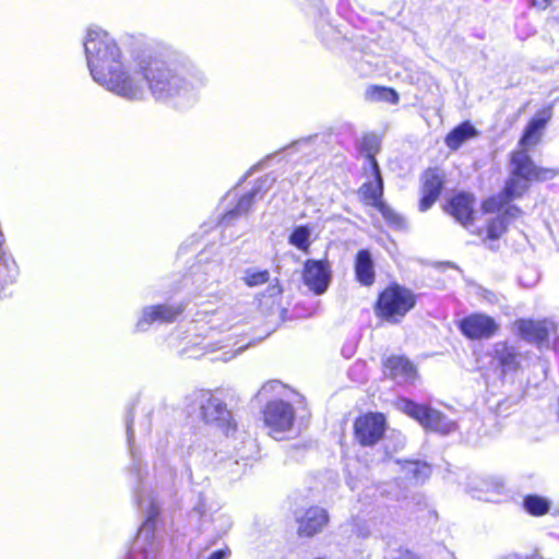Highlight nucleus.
I'll return each mask as SVG.
<instances>
[{
	"instance_id": "obj_33",
	"label": "nucleus",
	"mask_w": 559,
	"mask_h": 559,
	"mask_svg": "<svg viewBox=\"0 0 559 559\" xmlns=\"http://www.w3.org/2000/svg\"><path fill=\"white\" fill-rule=\"evenodd\" d=\"M507 222L501 216L493 218L487 226V238L499 239L507 230Z\"/></svg>"
},
{
	"instance_id": "obj_23",
	"label": "nucleus",
	"mask_w": 559,
	"mask_h": 559,
	"mask_svg": "<svg viewBox=\"0 0 559 559\" xmlns=\"http://www.w3.org/2000/svg\"><path fill=\"white\" fill-rule=\"evenodd\" d=\"M355 276L364 286H371L374 283V263L371 253L367 249H361L356 254Z\"/></svg>"
},
{
	"instance_id": "obj_38",
	"label": "nucleus",
	"mask_w": 559,
	"mask_h": 559,
	"mask_svg": "<svg viewBox=\"0 0 559 559\" xmlns=\"http://www.w3.org/2000/svg\"><path fill=\"white\" fill-rule=\"evenodd\" d=\"M362 145L368 150L367 158L369 159V156H373L372 150L378 146V140L374 135L365 136L362 140Z\"/></svg>"
},
{
	"instance_id": "obj_45",
	"label": "nucleus",
	"mask_w": 559,
	"mask_h": 559,
	"mask_svg": "<svg viewBox=\"0 0 559 559\" xmlns=\"http://www.w3.org/2000/svg\"><path fill=\"white\" fill-rule=\"evenodd\" d=\"M359 535H361V536L366 537V536H368V535H369V532H361V533H359Z\"/></svg>"
},
{
	"instance_id": "obj_24",
	"label": "nucleus",
	"mask_w": 559,
	"mask_h": 559,
	"mask_svg": "<svg viewBox=\"0 0 559 559\" xmlns=\"http://www.w3.org/2000/svg\"><path fill=\"white\" fill-rule=\"evenodd\" d=\"M548 119L549 117H534L528 122L521 140L519 141V150H524L527 153L530 147L539 143L542 140L543 130L545 129Z\"/></svg>"
},
{
	"instance_id": "obj_16",
	"label": "nucleus",
	"mask_w": 559,
	"mask_h": 559,
	"mask_svg": "<svg viewBox=\"0 0 559 559\" xmlns=\"http://www.w3.org/2000/svg\"><path fill=\"white\" fill-rule=\"evenodd\" d=\"M272 182H273V179L270 178L269 176L260 178L255 182V186L253 187V189L249 193H246L245 195H242L240 198L236 207L234 210L227 212L223 216L221 224L227 226L234 219H236L239 215L247 214L250 211L253 202L257 199H262L264 197V193L270 189Z\"/></svg>"
},
{
	"instance_id": "obj_9",
	"label": "nucleus",
	"mask_w": 559,
	"mask_h": 559,
	"mask_svg": "<svg viewBox=\"0 0 559 559\" xmlns=\"http://www.w3.org/2000/svg\"><path fill=\"white\" fill-rule=\"evenodd\" d=\"M355 438L365 447L376 444L384 435L385 418L380 413L358 417L354 424Z\"/></svg>"
},
{
	"instance_id": "obj_1",
	"label": "nucleus",
	"mask_w": 559,
	"mask_h": 559,
	"mask_svg": "<svg viewBox=\"0 0 559 559\" xmlns=\"http://www.w3.org/2000/svg\"><path fill=\"white\" fill-rule=\"evenodd\" d=\"M143 88L140 97L128 100H142L148 91L152 97L176 108L194 104L199 93L207 84L204 72L176 55L147 53L133 62L132 75Z\"/></svg>"
},
{
	"instance_id": "obj_19",
	"label": "nucleus",
	"mask_w": 559,
	"mask_h": 559,
	"mask_svg": "<svg viewBox=\"0 0 559 559\" xmlns=\"http://www.w3.org/2000/svg\"><path fill=\"white\" fill-rule=\"evenodd\" d=\"M503 489V484L492 478H474L468 484V492L472 497L487 502L499 501Z\"/></svg>"
},
{
	"instance_id": "obj_31",
	"label": "nucleus",
	"mask_w": 559,
	"mask_h": 559,
	"mask_svg": "<svg viewBox=\"0 0 559 559\" xmlns=\"http://www.w3.org/2000/svg\"><path fill=\"white\" fill-rule=\"evenodd\" d=\"M311 230L308 226L296 227L289 236V243L299 250L307 251L310 246Z\"/></svg>"
},
{
	"instance_id": "obj_34",
	"label": "nucleus",
	"mask_w": 559,
	"mask_h": 559,
	"mask_svg": "<svg viewBox=\"0 0 559 559\" xmlns=\"http://www.w3.org/2000/svg\"><path fill=\"white\" fill-rule=\"evenodd\" d=\"M132 421H133V419L130 418V416H128V418H127V437H128V443H129V448H130V453H131V456H132V460H133V463H132V465L130 467V471H131V473H135L136 477L139 479H141V475H140L141 462L135 459V454H134V450H133V445H132V440H133Z\"/></svg>"
},
{
	"instance_id": "obj_13",
	"label": "nucleus",
	"mask_w": 559,
	"mask_h": 559,
	"mask_svg": "<svg viewBox=\"0 0 559 559\" xmlns=\"http://www.w3.org/2000/svg\"><path fill=\"white\" fill-rule=\"evenodd\" d=\"M183 311L182 305H156L144 307L139 318L135 330L144 332L154 322L170 323Z\"/></svg>"
},
{
	"instance_id": "obj_37",
	"label": "nucleus",
	"mask_w": 559,
	"mask_h": 559,
	"mask_svg": "<svg viewBox=\"0 0 559 559\" xmlns=\"http://www.w3.org/2000/svg\"><path fill=\"white\" fill-rule=\"evenodd\" d=\"M390 559H419V557L407 549H397L390 552Z\"/></svg>"
},
{
	"instance_id": "obj_15",
	"label": "nucleus",
	"mask_w": 559,
	"mask_h": 559,
	"mask_svg": "<svg viewBox=\"0 0 559 559\" xmlns=\"http://www.w3.org/2000/svg\"><path fill=\"white\" fill-rule=\"evenodd\" d=\"M514 326L522 338L538 345L543 344L551 333L556 332L555 323L549 320L520 319L514 322Z\"/></svg>"
},
{
	"instance_id": "obj_25",
	"label": "nucleus",
	"mask_w": 559,
	"mask_h": 559,
	"mask_svg": "<svg viewBox=\"0 0 559 559\" xmlns=\"http://www.w3.org/2000/svg\"><path fill=\"white\" fill-rule=\"evenodd\" d=\"M477 135V129L469 121H464L447 134L444 143L450 150L456 151L463 143Z\"/></svg>"
},
{
	"instance_id": "obj_18",
	"label": "nucleus",
	"mask_w": 559,
	"mask_h": 559,
	"mask_svg": "<svg viewBox=\"0 0 559 559\" xmlns=\"http://www.w3.org/2000/svg\"><path fill=\"white\" fill-rule=\"evenodd\" d=\"M369 165L371 168L372 179L368 180L359 188L358 194L367 205L377 207L382 203L383 180L380 167L374 157L369 156Z\"/></svg>"
},
{
	"instance_id": "obj_2",
	"label": "nucleus",
	"mask_w": 559,
	"mask_h": 559,
	"mask_svg": "<svg viewBox=\"0 0 559 559\" xmlns=\"http://www.w3.org/2000/svg\"><path fill=\"white\" fill-rule=\"evenodd\" d=\"M84 51L90 73L96 83L122 98L141 96V83L132 76L133 63H123L119 46L106 31L88 28Z\"/></svg>"
},
{
	"instance_id": "obj_10",
	"label": "nucleus",
	"mask_w": 559,
	"mask_h": 559,
	"mask_svg": "<svg viewBox=\"0 0 559 559\" xmlns=\"http://www.w3.org/2000/svg\"><path fill=\"white\" fill-rule=\"evenodd\" d=\"M332 278L329 261L309 259L305 262L302 280L305 285L314 294L322 295L326 292Z\"/></svg>"
},
{
	"instance_id": "obj_12",
	"label": "nucleus",
	"mask_w": 559,
	"mask_h": 559,
	"mask_svg": "<svg viewBox=\"0 0 559 559\" xmlns=\"http://www.w3.org/2000/svg\"><path fill=\"white\" fill-rule=\"evenodd\" d=\"M511 163L515 174L525 179L547 181L559 174L557 168L537 167L524 150L513 152Z\"/></svg>"
},
{
	"instance_id": "obj_30",
	"label": "nucleus",
	"mask_w": 559,
	"mask_h": 559,
	"mask_svg": "<svg viewBox=\"0 0 559 559\" xmlns=\"http://www.w3.org/2000/svg\"><path fill=\"white\" fill-rule=\"evenodd\" d=\"M0 278L4 283H14L19 275V267L12 258L0 254Z\"/></svg>"
},
{
	"instance_id": "obj_42",
	"label": "nucleus",
	"mask_w": 559,
	"mask_h": 559,
	"mask_svg": "<svg viewBox=\"0 0 559 559\" xmlns=\"http://www.w3.org/2000/svg\"><path fill=\"white\" fill-rule=\"evenodd\" d=\"M312 140H313L312 136H309V138H306V139H301V140L296 141L294 143V145H296V146L306 145V144H309Z\"/></svg>"
},
{
	"instance_id": "obj_28",
	"label": "nucleus",
	"mask_w": 559,
	"mask_h": 559,
	"mask_svg": "<svg viewBox=\"0 0 559 559\" xmlns=\"http://www.w3.org/2000/svg\"><path fill=\"white\" fill-rule=\"evenodd\" d=\"M365 97L370 102H385L389 104H397L400 99L396 91L383 86H369L366 90Z\"/></svg>"
},
{
	"instance_id": "obj_3",
	"label": "nucleus",
	"mask_w": 559,
	"mask_h": 559,
	"mask_svg": "<svg viewBox=\"0 0 559 559\" xmlns=\"http://www.w3.org/2000/svg\"><path fill=\"white\" fill-rule=\"evenodd\" d=\"M136 497L138 507L146 519L138 532L128 559H157L160 542L155 534V525L159 513V504L144 489L138 491Z\"/></svg>"
},
{
	"instance_id": "obj_41",
	"label": "nucleus",
	"mask_w": 559,
	"mask_h": 559,
	"mask_svg": "<svg viewBox=\"0 0 559 559\" xmlns=\"http://www.w3.org/2000/svg\"><path fill=\"white\" fill-rule=\"evenodd\" d=\"M528 1L532 7H535L539 10L547 9L552 2V0H528Z\"/></svg>"
},
{
	"instance_id": "obj_21",
	"label": "nucleus",
	"mask_w": 559,
	"mask_h": 559,
	"mask_svg": "<svg viewBox=\"0 0 559 559\" xmlns=\"http://www.w3.org/2000/svg\"><path fill=\"white\" fill-rule=\"evenodd\" d=\"M513 176L507 181L504 188V194L497 199H490L484 202L483 207L485 212H493L496 209L502 206L503 202H508L514 198L520 197L526 189L530 179L522 178L513 170Z\"/></svg>"
},
{
	"instance_id": "obj_8",
	"label": "nucleus",
	"mask_w": 559,
	"mask_h": 559,
	"mask_svg": "<svg viewBox=\"0 0 559 559\" xmlns=\"http://www.w3.org/2000/svg\"><path fill=\"white\" fill-rule=\"evenodd\" d=\"M491 367L503 377L514 374L527 365L528 354L507 342H497L490 352Z\"/></svg>"
},
{
	"instance_id": "obj_27",
	"label": "nucleus",
	"mask_w": 559,
	"mask_h": 559,
	"mask_svg": "<svg viewBox=\"0 0 559 559\" xmlns=\"http://www.w3.org/2000/svg\"><path fill=\"white\" fill-rule=\"evenodd\" d=\"M550 500L538 495H527L523 500V507L527 513L534 516H542L549 512Z\"/></svg>"
},
{
	"instance_id": "obj_22",
	"label": "nucleus",
	"mask_w": 559,
	"mask_h": 559,
	"mask_svg": "<svg viewBox=\"0 0 559 559\" xmlns=\"http://www.w3.org/2000/svg\"><path fill=\"white\" fill-rule=\"evenodd\" d=\"M443 187V180L436 170H427L424 175L421 188V199L419 210L425 212L429 210L439 198Z\"/></svg>"
},
{
	"instance_id": "obj_39",
	"label": "nucleus",
	"mask_w": 559,
	"mask_h": 559,
	"mask_svg": "<svg viewBox=\"0 0 559 559\" xmlns=\"http://www.w3.org/2000/svg\"><path fill=\"white\" fill-rule=\"evenodd\" d=\"M520 214L521 210L519 207L509 206L501 217L504 218V221L509 224L511 219L516 218L518 216H520Z\"/></svg>"
},
{
	"instance_id": "obj_32",
	"label": "nucleus",
	"mask_w": 559,
	"mask_h": 559,
	"mask_svg": "<svg viewBox=\"0 0 559 559\" xmlns=\"http://www.w3.org/2000/svg\"><path fill=\"white\" fill-rule=\"evenodd\" d=\"M377 209L390 225L397 228H402L405 225L404 218L384 202L379 204Z\"/></svg>"
},
{
	"instance_id": "obj_20",
	"label": "nucleus",
	"mask_w": 559,
	"mask_h": 559,
	"mask_svg": "<svg viewBox=\"0 0 559 559\" xmlns=\"http://www.w3.org/2000/svg\"><path fill=\"white\" fill-rule=\"evenodd\" d=\"M384 372L399 384L413 381L416 378L414 365L403 356H391L384 362Z\"/></svg>"
},
{
	"instance_id": "obj_36",
	"label": "nucleus",
	"mask_w": 559,
	"mask_h": 559,
	"mask_svg": "<svg viewBox=\"0 0 559 559\" xmlns=\"http://www.w3.org/2000/svg\"><path fill=\"white\" fill-rule=\"evenodd\" d=\"M281 295H282V288L278 285V282L276 281L275 283H271L267 286L266 290L262 295V298L263 299H265V298L272 299V305H273L274 302H277L280 300Z\"/></svg>"
},
{
	"instance_id": "obj_43",
	"label": "nucleus",
	"mask_w": 559,
	"mask_h": 559,
	"mask_svg": "<svg viewBox=\"0 0 559 559\" xmlns=\"http://www.w3.org/2000/svg\"><path fill=\"white\" fill-rule=\"evenodd\" d=\"M404 443H405L404 438L401 435H399L397 443H396V445H394L393 451H397L399 449H402L404 447Z\"/></svg>"
},
{
	"instance_id": "obj_40",
	"label": "nucleus",
	"mask_w": 559,
	"mask_h": 559,
	"mask_svg": "<svg viewBox=\"0 0 559 559\" xmlns=\"http://www.w3.org/2000/svg\"><path fill=\"white\" fill-rule=\"evenodd\" d=\"M229 556H230V550H229V548L226 547V548L213 551L207 557V559H227Z\"/></svg>"
},
{
	"instance_id": "obj_26",
	"label": "nucleus",
	"mask_w": 559,
	"mask_h": 559,
	"mask_svg": "<svg viewBox=\"0 0 559 559\" xmlns=\"http://www.w3.org/2000/svg\"><path fill=\"white\" fill-rule=\"evenodd\" d=\"M401 465L404 478L415 485L423 484L431 475L430 465L419 460L404 461Z\"/></svg>"
},
{
	"instance_id": "obj_4",
	"label": "nucleus",
	"mask_w": 559,
	"mask_h": 559,
	"mask_svg": "<svg viewBox=\"0 0 559 559\" xmlns=\"http://www.w3.org/2000/svg\"><path fill=\"white\" fill-rule=\"evenodd\" d=\"M415 305L416 296L411 289L393 284L379 295L376 312L385 321L397 323Z\"/></svg>"
},
{
	"instance_id": "obj_6",
	"label": "nucleus",
	"mask_w": 559,
	"mask_h": 559,
	"mask_svg": "<svg viewBox=\"0 0 559 559\" xmlns=\"http://www.w3.org/2000/svg\"><path fill=\"white\" fill-rule=\"evenodd\" d=\"M399 408L418 420L421 426L429 430L448 435L455 428V424L448 419L441 412L426 405L416 404L413 401L404 399L399 402Z\"/></svg>"
},
{
	"instance_id": "obj_11",
	"label": "nucleus",
	"mask_w": 559,
	"mask_h": 559,
	"mask_svg": "<svg viewBox=\"0 0 559 559\" xmlns=\"http://www.w3.org/2000/svg\"><path fill=\"white\" fill-rule=\"evenodd\" d=\"M460 331L469 340L492 337L499 329L493 318L484 313H472L459 323Z\"/></svg>"
},
{
	"instance_id": "obj_35",
	"label": "nucleus",
	"mask_w": 559,
	"mask_h": 559,
	"mask_svg": "<svg viewBox=\"0 0 559 559\" xmlns=\"http://www.w3.org/2000/svg\"><path fill=\"white\" fill-rule=\"evenodd\" d=\"M282 390H284V385L282 384V382L272 380L262 385V388L257 394V397L264 399L267 397L269 395H272L273 393L280 394Z\"/></svg>"
},
{
	"instance_id": "obj_14",
	"label": "nucleus",
	"mask_w": 559,
	"mask_h": 559,
	"mask_svg": "<svg viewBox=\"0 0 559 559\" xmlns=\"http://www.w3.org/2000/svg\"><path fill=\"white\" fill-rule=\"evenodd\" d=\"M298 524L297 533L301 537H312L320 533L329 522V514L325 509L310 507L300 510L295 514Z\"/></svg>"
},
{
	"instance_id": "obj_29",
	"label": "nucleus",
	"mask_w": 559,
	"mask_h": 559,
	"mask_svg": "<svg viewBox=\"0 0 559 559\" xmlns=\"http://www.w3.org/2000/svg\"><path fill=\"white\" fill-rule=\"evenodd\" d=\"M270 272L267 270H260L257 267H248L243 272L242 281L248 287H257L269 283Z\"/></svg>"
},
{
	"instance_id": "obj_17",
	"label": "nucleus",
	"mask_w": 559,
	"mask_h": 559,
	"mask_svg": "<svg viewBox=\"0 0 559 559\" xmlns=\"http://www.w3.org/2000/svg\"><path fill=\"white\" fill-rule=\"evenodd\" d=\"M475 198L467 192L453 195L445 205V212L464 227H468L474 219Z\"/></svg>"
},
{
	"instance_id": "obj_7",
	"label": "nucleus",
	"mask_w": 559,
	"mask_h": 559,
	"mask_svg": "<svg viewBox=\"0 0 559 559\" xmlns=\"http://www.w3.org/2000/svg\"><path fill=\"white\" fill-rule=\"evenodd\" d=\"M263 419L269 429V435L280 440L293 430L295 409L290 403L282 400L271 401L263 411Z\"/></svg>"
},
{
	"instance_id": "obj_44",
	"label": "nucleus",
	"mask_w": 559,
	"mask_h": 559,
	"mask_svg": "<svg viewBox=\"0 0 559 559\" xmlns=\"http://www.w3.org/2000/svg\"><path fill=\"white\" fill-rule=\"evenodd\" d=\"M194 512H198L200 515L203 514V511L200 509V508H194L193 509Z\"/></svg>"
},
{
	"instance_id": "obj_5",
	"label": "nucleus",
	"mask_w": 559,
	"mask_h": 559,
	"mask_svg": "<svg viewBox=\"0 0 559 559\" xmlns=\"http://www.w3.org/2000/svg\"><path fill=\"white\" fill-rule=\"evenodd\" d=\"M193 406L200 411L202 420L221 428L226 435L235 431L236 425L226 404L210 391H195L190 395Z\"/></svg>"
}]
</instances>
